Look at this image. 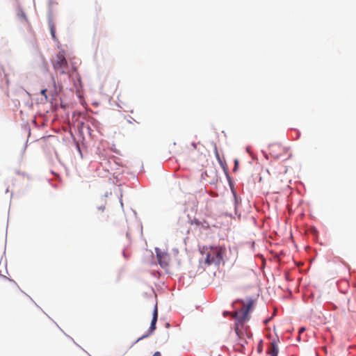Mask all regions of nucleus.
I'll return each mask as SVG.
<instances>
[{
    "mask_svg": "<svg viewBox=\"0 0 356 356\" xmlns=\"http://www.w3.org/2000/svg\"><path fill=\"white\" fill-rule=\"evenodd\" d=\"M54 70L60 74H69L70 72V67L65 58L63 51H58L51 60Z\"/></svg>",
    "mask_w": 356,
    "mask_h": 356,
    "instance_id": "2",
    "label": "nucleus"
},
{
    "mask_svg": "<svg viewBox=\"0 0 356 356\" xmlns=\"http://www.w3.org/2000/svg\"><path fill=\"white\" fill-rule=\"evenodd\" d=\"M157 259L161 267L165 268L168 266L170 257L168 254L161 252L157 253Z\"/></svg>",
    "mask_w": 356,
    "mask_h": 356,
    "instance_id": "7",
    "label": "nucleus"
},
{
    "mask_svg": "<svg viewBox=\"0 0 356 356\" xmlns=\"http://www.w3.org/2000/svg\"><path fill=\"white\" fill-rule=\"evenodd\" d=\"M0 284L3 287H6L8 285L11 284L10 280H9L5 276H0Z\"/></svg>",
    "mask_w": 356,
    "mask_h": 356,
    "instance_id": "9",
    "label": "nucleus"
},
{
    "mask_svg": "<svg viewBox=\"0 0 356 356\" xmlns=\"http://www.w3.org/2000/svg\"><path fill=\"white\" fill-rule=\"evenodd\" d=\"M215 154H216V159L220 162V155H219V153H218L217 149H216Z\"/></svg>",
    "mask_w": 356,
    "mask_h": 356,
    "instance_id": "13",
    "label": "nucleus"
},
{
    "mask_svg": "<svg viewBox=\"0 0 356 356\" xmlns=\"http://www.w3.org/2000/svg\"><path fill=\"white\" fill-rule=\"evenodd\" d=\"M238 164V161H237V160H236V161H235V168H234V171H235V170H236V168H237Z\"/></svg>",
    "mask_w": 356,
    "mask_h": 356,
    "instance_id": "15",
    "label": "nucleus"
},
{
    "mask_svg": "<svg viewBox=\"0 0 356 356\" xmlns=\"http://www.w3.org/2000/svg\"><path fill=\"white\" fill-rule=\"evenodd\" d=\"M17 16L19 17V19L20 20L21 24L26 28L28 33L31 36H34V32L33 31L30 22H29L25 13L22 10H20L17 13Z\"/></svg>",
    "mask_w": 356,
    "mask_h": 356,
    "instance_id": "4",
    "label": "nucleus"
},
{
    "mask_svg": "<svg viewBox=\"0 0 356 356\" xmlns=\"http://www.w3.org/2000/svg\"><path fill=\"white\" fill-rule=\"evenodd\" d=\"M47 89H43V90H41L42 95H43L45 97L46 99H47Z\"/></svg>",
    "mask_w": 356,
    "mask_h": 356,
    "instance_id": "12",
    "label": "nucleus"
},
{
    "mask_svg": "<svg viewBox=\"0 0 356 356\" xmlns=\"http://www.w3.org/2000/svg\"><path fill=\"white\" fill-rule=\"evenodd\" d=\"M284 151L283 147L277 143L271 144L269 146V153L274 158L279 159L281 152Z\"/></svg>",
    "mask_w": 356,
    "mask_h": 356,
    "instance_id": "6",
    "label": "nucleus"
},
{
    "mask_svg": "<svg viewBox=\"0 0 356 356\" xmlns=\"http://www.w3.org/2000/svg\"><path fill=\"white\" fill-rule=\"evenodd\" d=\"M225 252V248L221 246H203L201 250V252L205 255V263L208 265L219 264Z\"/></svg>",
    "mask_w": 356,
    "mask_h": 356,
    "instance_id": "1",
    "label": "nucleus"
},
{
    "mask_svg": "<svg viewBox=\"0 0 356 356\" xmlns=\"http://www.w3.org/2000/svg\"><path fill=\"white\" fill-rule=\"evenodd\" d=\"M51 34L54 40H56L55 30L53 26L51 27Z\"/></svg>",
    "mask_w": 356,
    "mask_h": 356,
    "instance_id": "10",
    "label": "nucleus"
},
{
    "mask_svg": "<svg viewBox=\"0 0 356 356\" xmlns=\"http://www.w3.org/2000/svg\"><path fill=\"white\" fill-rule=\"evenodd\" d=\"M235 332H236V334L239 337H241V335L243 334V332L242 331L239 330V329L238 327H236L235 328Z\"/></svg>",
    "mask_w": 356,
    "mask_h": 356,
    "instance_id": "11",
    "label": "nucleus"
},
{
    "mask_svg": "<svg viewBox=\"0 0 356 356\" xmlns=\"http://www.w3.org/2000/svg\"><path fill=\"white\" fill-rule=\"evenodd\" d=\"M279 349L275 341H273L270 343V346L268 349L267 353L269 356H277L278 355Z\"/></svg>",
    "mask_w": 356,
    "mask_h": 356,
    "instance_id": "8",
    "label": "nucleus"
},
{
    "mask_svg": "<svg viewBox=\"0 0 356 356\" xmlns=\"http://www.w3.org/2000/svg\"><path fill=\"white\" fill-rule=\"evenodd\" d=\"M157 318H158V308H157V305H156L154 307V312H153V316H152L151 325H150V327L148 330L149 333L145 335H143V337L139 338L138 340L145 339L153 333V332L156 330V323L157 321Z\"/></svg>",
    "mask_w": 356,
    "mask_h": 356,
    "instance_id": "5",
    "label": "nucleus"
},
{
    "mask_svg": "<svg viewBox=\"0 0 356 356\" xmlns=\"http://www.w3.org/2000/svg\"><path fill=\"white\" fill-rule=\"evenodd\" d=\"M241 303L243 307L238 312H235L234 316L240 322L243 323L249 319V312L253 309L254 301L250 299L246 303L243 300L241 301Z\"/></svg>",
    "mask_w": 356,
    "mask_h": 356,
    "instance_id": "3",
    "label": "nucleus"
},
{
    "mask_svg": "<svg viewBox=\"0 0 356 356\" xmlns=\"http://www.w3.org/2000/svg\"><path fill=\"white\" fill-rule=\"evenodd\" d=\"M304 331H305V328H304V327H301V328L300 329V330H299V332H300V333H301V332H304Z\"/></svg>",
    "mask_w": 356,
    "mask_h": 356,
    "instance_id": "16",
    "label": "nucleus"
},
{
    "mask_svg": "<svg viewBox=\"0 0 356 356\" xmlns=\"http://www.w3.org/2000/svg\"><path fill=\"white\" fill-rule=\"evenodd\" d=\"M123 256H124L125 258H127V254H126V253H125V252H124V251L123 252Z\"/></svg>",
    "mask_w": 356,
    "mask_h": 356,
    "instance_id": "18",
    "label": "nucleus"
},
{
    "mask_svg": "<svg viewBox=\"0 0 356 356\" xmlns=\"http://www.w3.org/2000/svg\"><path fill=\"white\" fill-rule=\"evenodd\" d=\"M99 209H102V210L103 211V210L105 209V207H104H104L101 206V207H99Z\"/></svg>",
    "mask_w": 356,
    "mask_h": 356,
    "instance_id": "17",
    "label": "nucleus"
},
{
    "mask_svg": "<svg viewBox=\"0 0 356 356\" xmlns=\"http://www.w3.org/2000/svg\"><path fill=\"white\" fill-rule=\"evenodd\" d=\"M152 356H161V353H160V352L156 351V352H155V353L153 354V355H152Z\"/></svg>",
    "mask_w": 356,
    "mask_h": 356,
    "instance_id": "14",
    "label": "nucleus"
}]
</instances>
